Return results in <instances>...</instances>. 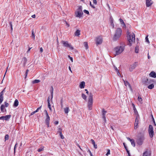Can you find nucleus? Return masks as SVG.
Returning <instances> with one entry per match:
<instances>
[{"label":"nucleus","mask_w":156,"mask_h":156,"mask_svg":"<svg viewBox=\"0 0 156 156\" xmlns=\"http://www.w3.org/2000/svg\"><path fill=\"white\" fill-rule=\"evenodd\" d=\"M82 98L84 100H86L87 98V96H86L84 94L82 93Z\"/></svg>","instance_id":"39"},{"label":"nucleus","mask_w":156,"mask_h":156,"mask_svg":"<svg viewBox=\"0 0 156 156\" xmlns=\"http://www.w3.org/2000/svg\"><path fill=\"white\" fill-rule=\"evenodd\" d=\"M29 70L28 69H27L26 70V73H25V78H26V77H27V76L28 72H29Z\"/></svg>","instance_id":"49"},{"label":"nucleus","mask_w":156,"mask_h":156,"mask_svg":"<svg viewBox=\"0 0 156 156\" xmlns=\"http://www.w3.org/2000/svg\"><path fill=\"white\" fill-rule=\"evenodd\" d=\"M123 80L124 81V84L127 87L128 86L129 88H130V89L131 88L130 85L128 81H126L125 80H124L123 79Z\"/></svg>","instance_id":"17"},{"label":"nucleus","mask_w":156,"mask_h":156,"mask_svg":"<svg viewBox=\"0 0 156 156\" xmlns=\"http://www.w3.org/2000/svg\"><path fill=\"white\" fill-rule=\"evenodd\" d=\"M108 152L106 154V155H108L109 154H110V150L109 149L107 150Z\"/></svg>","instance_id":"51"},{"label":"nucleus","mask_w":156,"mask_h":156,"mask_svg":"<svg viewBox=\"0 0 156 156\" xmlns=\"http://www.w3.org/2000/svg\"><path fill=\"white\" fill-rule=\"evenodd\" d=\"M17 145V143H16L15 145V146H14V153H15V151H16V146Z\"/></svg>","instance_id":"53"},{"label":"nucleus","mask_w":156,"mask_h":156,"mask_svg":"<svg viewBox=\"0 0 156 156\" xmlns=\"http://www.w3.org/2000/svg\"><path fill=\"white\" fill-rule=\"evenodd\" d=\"M151 153L149 150L147 149L144 151L142 154V156H151Z\"/></svg>","instance_id":"10"},{"label":"nucleus","mask_w":156,"mask_h":156,"mask_svg":"<svg viewBox=\"0 0 156 156\" xmlns=\"http://www.w3.org/2000/svg\"><path fill=\"white\" fill-rule=\"evenodd\" d=\"M75 14L76 17L80 18L82 16V15L83 14V12H75Z\"/></svg>","instance_id":"13"},{"label":"nucleus","mask_w":156,"mask_h":156,"mask_svg":"<svg viewBox=\"0 0 156 156\" xmlns=\"http://www.w3.org/2000/svg\"><path fill=\"white\" fill-rule=\"evenodd\" d=\"M0 120H5L4 116H2L0 117Z\"/></svg>","instance_id":"52"},{"label":"nucleus","mask_w":156,"mask_h":156,"mask_svg":"<svg viewBox=\"0 0 156 156\" xmlns=\"http://www.w3.org/2000/svg\"><path fill=\"white\" fill-rule=\"evenodd\" d=\"M50 119H45V122L46 124L47 125V127H49Z\"/></svg>","instance_id":"22"},{"label":"nucleus","mask_w":156,"mask_h":156,"mask_svg":"<svg viewBox=\"0 0 156 156\" xmlns=\"http://www.w3.org/2000/svg\"><path fill=\"white\" fill-rule=\"evenodd\" d=\"M42 106H41L40 107L37 108V110L35 111V112H37L39 110L41 109V108Z\"/></svg>","instance_id":"50"},{"label":"nucleus","mask_w":156,"mask_h":156,"mask_svg":"<svg viewBox=\"0 0 156 156\" xmlns=\"http://www.w3.org/2000/svg\"><path fill=\"white\" fill-rule=\"evenodd\" d=\"M4 103L5 104V107H7L9 105V104L8 103H7L6 102H5Z\"/></svg>","instance_id":"48"},{"label":"nucleus","mask_w":156,"mask_h":156,"mask_svg":"<svg viewBox=\"0 0 156 156\" xmlns=\"http://www.w3.org/2000/svg\"><path fill=\"white\" fill-rule=\"evenodd\" d=\"M140 119V117L139 115L137 114L136 115V119L135 120V122L134 125V128L135 129H136L138 127V124L139 123V121Z\"/></svg>","instance_id":"8"},{"label":"nucleus","mask_w":156,"mask_h":156,"mask_svg":"<svg viewBox=\"0 0 156 156\" xmlns=\"http://www.w3.org/2000/svg\"><path fill=\"white\" fill-rule=\"evenodd\" d=\"M9 25H10V27H12V22H9Z\"/></svg>","instance_id":"63"},{"label":"nucleus","mask_w":156,"mask_h":156,"mask_svg":"<svg viewBox=\"0 0 156 156\" xmlns=\"http://www.w3.org/2000/svg\"><path fill=\"white\" fill-rule=\"evenodd\" d=\"M95 41L97 45L101 44L102 42V38L101 37L98 36L95 38Z\"/></svg>","instance_id":"9"},{"label":"nucleus","mask_w":156,"mask_h":156,"mask_svg":"<svg viewBox=\"0 0 156 156\" xmlns=\"http://www.w3.org/2000/svg\"><path fill=\"white\" fill-rule=\"evenodd\" d=\"M144 139V136L143 135H141L138 137L136 140V142L138 145H141L143 144Z\"/></svg>","instance_id":"5"},{"label":"nucleus","mask_w":156,"mask_h":156,"mask_svg":"<svg viewBox=\"0 0 156 156\" xmlns=\"http://www.w3.org/2000/svg\"><path fill=\"white\" fill-rule=\"evenodd\" d=\"M44 112H45L46 115V119H50V117L48 114V113L46 110H45L44 111Z\"/></svg>","instance_id":"26"},{"label":"nucleus","mask_w":156,"mask_h":156,"mask_svg":"<svg viewBox=\"0 0 156 156\" xmlns=\"http://www.w3.org/2000/svg\"><path fill=\"white\" fill-rule=\"evenodd\" d=\"M40 51L41 52V53H42L43 51V48H41L40 49Z\"/></svg>","instance_id":"60"},{"label":"nucleus","mask_w":156,"mask_h":156,"mask_svg":"<svg viewBox=\"0 0 156 156\" xmlns=\"http://www.w3.org/2000/svg\"><path fill=\"white\" fill-rule=\"evenodd\" d=\"M22 61L23 62L24 65L25 66L27 62V59L26 57H24L22 60Z\"/></svg>","instance_id":"28"},{"label":"nucleus","mask_w":156,"mask_h":156,"mask_svg":"<svg viewBox=\"0 0 156 156\" xmlns=\"http://www.w3.org/2000/svg\"><path fill=\"white\" fill-rule=\"evenodd\" d=\"M51 89L50 90V92L51 94V99H52L53 98V88L52 87H51Z\"/></svg>","instance_id":"34"},{"label":"nucleus","mask_w":156,"mask_h":156,"mask_svg":"<svg viewBox=\"0 0 156 156\" xmlns=\"http://www.w3.org/2000/svg\"><path fill=\"white\" fill-rule=\"evenodd\" d=\"M91 141L92 144L93 145L94 148L95 149L97 148V144H95V143L93 139H91Z\"/></svg>","instance_id":"24"},{"label":"nucleus","mask_w":156,"mask_h":156,"mask_svg":"<svg viewBox=\"0 0 156 156\" xmlns=\"http://www.w3.org/2000/svg\"><path fill=\"white\" fill-rule=\"evenodd\" d=\"M144 82L146 84H147L149 82V80L147 78H146L145 79Z\"/></svg>","instance_id":"36"},{"label":"nucleus","mask_w":156,"mask_h":156,"mask_svg":"<svg viewBox=\"0 0 156 156\" xmlns=\"http://www.w3.org/2000/svg\"><path fill=\"white\" fill-rule=\"evenodd\" d=\"M83 12L85 13H86L87 14H89V11L86 10H85V9L83 10Z\"/></svg>","instance_id":"46"},{"label":"nucleus","mask_w":156,"mask_h":156,"mask_svg":"<svg viewBox=\"0 0 156 156\" xmlns=\"http://www.w3.org/2000/svg\"><path fill=\"white\" fill-rule=\"evenodd\" d=\"M62 43L63 46L69 48L71 50H73L74 48L70 44H69L68 42L67 41H62Z\"/></svg>","instance_id":"6"},{"label":"nucleus","mask_w":156,"mask_h":156,"mask_svg":"<svg viewBox=\"0 0 156 156\" xmlns=\"http://www.w3.org/2000/svg\"><path fill=\"white\" fill-rule=\"evenodd\" d=\"M93 101V95L91 93H90L87 103V107L89 110H91L92 109Z\"/></svg>","instance_id":"3"},{"label":"nucleus","mask_w":156,"mask_h":156,"mask_svg":"<svg viewBox=\"0 0 156 156\" xmlns=\"http://www.w3.org/2000/svg\"><path fill=\"white\" fill-rule=\"evenodd\" d=\"M132 105H133V110L134 111V112L135 113H136V112L137 113V112L136 109L135 108V106L133 104H132Z\"/></svg>","instance_id":"41"},{"label":"nucleus","mask_w":156,"mask_h":156,"mask_svg":"<svg viewBox=\"0 0 156 156\" xmlns=\"http://www.w3.org/2000/svg\"><path fill=\"white\" fill-rule=\"evenodd\" d=\"M59 133L60 134V137H61V139H64V136L62 134V133L60 132V133Z\"/></svg>","instance_id":"45"},{"label":"nucleus","mask_w":156,"mask_h":156,"mask_svg":"<svg viewBox=\"0 0 156 156\" xmlns=\"http://www.w3.org/2000/svg\"><path fill=\"white\" fill-rule=\"evenodd\" d=\"M148 35L147 36H146L145 37L146 41V42H147V43H149L150 42L149 41L148 38Z\"/></svg>","instance_id":"43"},{"label":"nucleus","mask_w":156,"mask_h":156,"mask_svg":"<svg viewBox=\"0 0 156 156\" xmlns=\"http://www.w3.org/2000/svg\"><path fill=\"white\" fill-rule=\"evenodd\" d=\"M127 139L129 141L131 142L132 145L133 147H135V144L134 140L133 139H131L129 137H127Z\"/></svg>","instance_id":"15"},{"label":"nucleus","mask_w":156,"mask_h":156,"mask_svg":"<svg viewBox=\"0 0 156 156\" xmlns=\"http://www.w3.org/2000/svg\"><path fill=\"white\" fill-rule=\"evenodd\" d=\"M5 91V89H4L0 93V104H1L3 100L4 97H3V92Z\"/></svg>","instance_id":"12"},{"label":"nucleus","mask_w":156,"mask_h":156,"mask_svg":"<svg viewBox=\"0 0 156 156\" xmlns=\"http://www.w3.org/2000/svg\"><path fill=\"white\" fill-rule=\"evenodd\" d=\"M123 144L125 147V149H126V151H127V150H128L127 147L126 145L124 143H123Z\"/></svg>","instance_id":"47"},{"label":"nucleus","mask_w":156,"mask_h":156,"mask_svg":"<svg viewBox=\"0 0 156 156\" xmlns=\"http://www.w3.org/2000/svg\"><path fill=\"white\" fill-rule=\"evenodd\" d=\"M34 39H35V35L34 33V30H32V35L31 36Z\"/></svg>","instance_id":"38"},{"label":"nucleus","mask_w":156,"mask_h":156,"mask_svg":"<svg viewBox=\"0 0 156 156\" xmlns=\"http://www.w3.org/2000/svg\"><path fill=\"white\" fill-rule=\"evenodd\" d=\"M40 82V80H35L32 81V83L33 84H35L39 83Z\"/></svg>","instance_id":"29"},{"label":"nucleus","mask_w":156,"mask_h":156,"mask_svg":"<svg viewBox=\"0 0 156 156\" xmlns=\"http://www.w3.org/2000/svg\"><path fill=\"white\" fill-rule=\"evenodd\" d=\"M153 4L151 0H146V5L147 7L150 6Z\"/></svg>","instance_id":"14"},{"label":"nucleus","mask_w":156,"mask_h":156,"mask_svg":"<svg viewBox=\"0 0 156 156\" xmlns=\"http://www.w3.org/2000/svg\"><path fill=\"white\" fill-rule=\"evenodd\" d=\"M58 123V121H56L54 122V124L55 125H57Z\"/></svg>","instance_id":"62"},{"label":"nucleus","mask_w":156,"mask_h":156,"mask_svg":"<svg viewBox=\"0 0 156 156\" xmlns=\"http://www.w3.org/2000/svg\"><path fill=\"white\" fill-rule=\"evenodd\" d=\"M1 110L3 112H4V109L5 108V106L3 105H2L1 106Z\"/></svg>","instance_id":"30"},{"label":"nucleus","mask_w":156,"mask_h":156,"mask_svg":"<svg viewBox=\"0 0 156 156\" xmlns=\"http://www.w3.org/2000/svg\"><path fill=\"white\" fill-rule=\"evenodd\" d=\"M44 147H41L39 148L37 151H38L40 152L41 151H42L44 150Z\"/></svg>","instance_id":"35"},{"label":"nucleus","mask_w":156,"mask_h":156,"mask_svg":"<svg viewBox=\"0 0 156 156\" xmlns=\"http://www.w3.org/2000/svg\"><path fill=\"white\" fill-rule=\"evenodd\" d=\"M107 112V111H105L104 110H103L102 112V118H103L105 122H106V119L105 118V114Z\"/></svg>","instance_id":"16"},{"label":"nucleus","mask_w":156,"mask_h":156,"mask_svg":"<svg viewBox=\"0 0 156 156\" xmlns=\"http://www.w3.org/2000/svg\"><path fill=\"white\" fill-rule=\"evenodd\" d=\"M64 112L65 113L67 114L69 112V108L67 107L64 108Z\"/></svg>","instance_id":"31"},{"label":"nucleus","mask_w":156,"mask_h":156,"mask_svg":"<svg viewBox=\"0 0 156 156\" xmlns=\"http://www.w3.org/2000/svg\"><path fill=\"white\" fill-rule=\"evenodd\" d=\"M122 30L120 28H117L115 30L114 35L113 37L114 41H116L119 39L122 35Z\"/></svg>","instance_id":"2"},{"label":"nucleus","mask_w":156,"mask_h":156,"mask_svg":"<svg viewBox=\"0 0 156 156\" xmlns=\"http://www.w3.org/2000/svg\"><path fill=\"white\" fill-rule=\"evenodd\" d=\"M9 138V136L8 135H6L5 136V140H7Z\"/></svg>","instance_id":"44"},{"label":"nucleus","mask_w":156,"mask_h":156,"mask_svg":"<svg viewBox=\"0 0 156 156\" xmlns=\"http://www.w3.org/2000/svg\"><path fill=\"white\" fill-rule=\"evenodd\" d=\"M36 112H35V111L33 112H32L31 114V115H34V114H35V113H36Z\"/></svg>","instance_id":"64"},{"label":"nucleus","mask_w":156,"mask_h":156,"mask_svg":"<svg viewBox=\"0 0 156 156\" xmlns=\"http://www.w3.org/2000/svg\"><path fill=\"white\" fill-rule=\"evenodd\" d=\"M50 98L49 97H48V99L47 100L48 103V107L49 108L50 110L51 111V104H50Z\"/></svg>","instance_id":"21"},{"label":"nucleus","mask_w":156,"mask_h":156,"mask_svg":"<svg viewBox=\"0 0 156 156\" xmlns=\"http://www.w3.org/2000/svg\"><path fill=\"white\" fill-rule=\"evenodd\" d=\"M127 37L128 41V44L129 46H131L133 42L135 41V35L133 33H132V34H131V33L129 30H127Z\"/></svg>","instance_id":"1"},{"label":"nucleus","mask_w":156,"mask_h":156,"mask_svg":"<svg viewBox=\"0 0 156 156\" xmlns=\"http://www.w3.org/2000/svg\"><path fill=\"white\" fill-rule=\"evenodd\" d=\"M125 45L123 46H118L114 48L115 55H118L121 53L125 49Z\"/></svg>","instance_id":"4"},{"label":"nucleus","mask_w":156,"mask_h":156,"mask_svg":"<svg viewBox=\"0 0 156 156\" xmlns=\"http://www.w3.org/2000/svg\"><path fill=\"white\" fill-rule=\"evenodd\" d=\"M85 86V83L84 81L82 82L80 85V87L81 89L84 88Z\"/></svg>","instance_id":"20"},{"label":"nucleus","mask_w":156,"mask_h":156,"mask_svg":"<svg viewBox=\"0 0 156 156\" xmlns=\"http://www.w3.org/2000/svg\"><path fill=\"white\" fill-rule=\"evenodd\" d=\"M19 101L17 99H16L15 100L13 104V106L14 107H16L18 105Z\"/></svg>","instance_id":"23"},{"label":"nucleus","mask_w":156,"mask_h":156,"mask_svg":"<svg viewBox=\"0 0 156 156\" xmlns=\"http://www.w3.org/2000/svg\"><path fill=\"white\" fill-rule=\"evenodd\" d=\"M126 152H127V153H128V156H131L129 151V150H127Z\"/></svg>","instance_id":"61"},{"label":"nucleus","mask_w":156,"mask_h":156,"mask_svg":"<svg viewBox=\"0 0 156 156\" xmlns=\"http://www.w3.org/2000/svg\"><path fill=\"white\" fill-rule=\"evenodd\" d=\"M10 115H8L4 116L5 120H8L11 117Z\"/></svg>","instance_id":"27"},{"label":"nucleus","mask_w":156,"mask_h":156,"mask_svg":"<svg viewBox=\"0 0 156 156\" xmlns=\"http://www.w3.org/2000/svg\"><path fill=\"white\" fill-rule=\"evenodd\" d=\"M113 66L116 71H118L119 70L117 68L116 66H115V65H113Z\"/></svg>","instance_id":"56"},{"label":"nucleus","mask_w":156,"mask_h":156,"mask_svg":"<svg viewBox=\"0 0 156 156\" xmlns=\"http://www.w3.org/2000/svg\"><path fill=\"white\" fill-rule=\"evenodd\" d=\"M149 75L151 77L153 78H156V73L154 71H152L149 74Z\"/></svg>","instance_id":"18"},{"label":"nucleus","mask_w":156,"mask_h":156,"mask_svg":"<svg viewBox=\"0 0 156 156\" xmlns=\"http://www.w3.org/2000/svg\"><path fill=\"white\" fill-rule=\"evenodd\" d=\"M148 132L151 138L153 137L154 135V132L153 126L151 125H149L148 128Z\"/></svg>","instance_id":"7"},{"label":"nucleus","mask_w":156,"mask_h":156,"mask_svg":"<svg viewBox=\"0 0 156 156\" xmlns=\"http://www.w3.org/2000/svg\"><path fill=\"white\" fill-rule=\"evenodd\" d=\"M119 20L121 24H123L124 25H125L124 23L123 20L122 19H121V18H120L119 19Z\"/></svg>","instance_id":"40"},{"label":"nucleus","mask_w":156,"mask_h":156,"mask_svg":"<svg viewBox=\"0 0 156 156\" xmlns=\"http://www.w3.org/2000/svg\"><path fill=\"white\" fill-rule=\"evenodd\" d=\"M84 46L86 49H87L88 48V44L87 42H84Z\"/></svg>","instance_id":"37"},{"label":"nucleus","mask_w":156,"mask_h":156,"mask_svg":"<svg viewBox=\"0 0 156 156\" xmlns=\"http://www.w3.org/2000/svg\"><path fill=\"white\" fill-rule=\"evenodd\" d=\"M88 152H89L90 156L93 155L91 152L90 150H88L87 151Z\"/></svg>","instance_id":"59"},{"label":"nucleus","mask_w":156,"mask_h":156,"mask_svg":"<svg viewBox=\"0 0 156 156\" xmlns=\"http://www.w3.org/2000/svg\"><path fill=\"white\" fill-rule=\"evenodd\" d=\"M117 73V75H118V76H121V74L119 72V70H118V71H116Z\"/></svg>","instance_id":"54"},{"label":"nucleus","mask_w":156,"mask_h":156,"mask_svg":"<svg viewBox=\"0 0 156 156\" xmlns=\"http://www.w3.org/2000/svg\"><path fill=\"white\" fill-rule=\"evenodd\" d=\"M93 2L95 4H97V2L96 0H93Z\"/></svg>","instance_id":"57"},{"label":"nucleus","mask_w":156,"mask_h":156,"mask_svg":"<svg viewBox=\"0 0 156 156\" xmlns=\"http://www.w3.org/2000/svg\"><path fill=\"white\" fill-rule=\"evenodd\" d=\"M137 65V62H136L130 65L129 68L130 71H132L136 67Z\"/></svg>","instance_id":"11"},{"label":"nucleus","mask_w":156,"mask_h":156,"mask_svg":"<svg viewBox=\"0 0 156 156\" xmlns=\"http://www.w3.org/2000/svg\"><path fill=\"white\" fill-rule=\"evenodd\" d=\"M68 57H69L70 60L72 61V62H73V58L70 57L69 55H68Z\"/></svg>","instance_id":"58"},{"label":"nucleus","mask_w":156,"mask_h":156,"mask_svg":"<svg viewBox=\"0 0 156 156\" xmlns=\"http://www.w3.org/2000/svg\"><path fill=\"white\" fill-rule=\"evenodd\" d=\"M138 100L140 103H141V102L142 101V99L141 97H140V95L138 96Z\"/></svg>","instance_id":"42"},{"label":"nucleus","mask_w":156,"mask_h":156,"mask_svg":"<svg viewBox=\"0 0 156 156\" xmlns=\"http://www.w3.org/2000/svg\"><path fill=\"white\" fill-rule=\"evenodd\" d=\"M58 132L59 133L60 132H62V129L61 128H59L58 129Z\"/></svg>","instance_id":"55"},{"label":"nucleus","mask_w":156,"mask_h":156,"mask_svg":"<svg viewBox=\"0 0 156 156\" xmlns=\"http://www.w3.org/2000/svg\"><path fill=\"white\" fill-rule=\"evenodd\" d=\"M80 34V31L77 30L75 33V35L76 36H79Z\"/></svg>","instance_id":"19"},{"label":"nucleus","mask_w":156,"mask_h":156,"mask_svg":"<svg viewBox=\"0 0 156 156\" xmlns=\"http://www.w3.org/2000/svg\"><path fill=\"white\" fill-rule=\"evenodd\" d=\"M154 85L153 84H152L149 85L147 87L149 89H152L154 87Z\"/></svg>","instance_id":"33"},{"label":"nucleus","mask_w":156,"mask_h":156,"mask_svg":"<svg viewBox=\"0 0 156 156\" xmlns=\"http://www.w3.org/2000/svg\"><path fill=\"white\" fill-rule=\"evenodd\" d=\"M139 51V46H136L135 48V52L136 53H138Z\"/></svg>","instance_id":"32"},{"label":"nucleus","mask_w":156,"mask_h":156,"mask_svg":"<svg viewBox=\"0 0 156 156\" xmlns=\"http://www.w3.org/2000/svg\"><path fill=\"white\" fill-rule=\"evenodd\" d=\"M76 12H82V7L81 6H78V8L77 9Z\"/></svg>","instance_id":"25"}]
</instances>
